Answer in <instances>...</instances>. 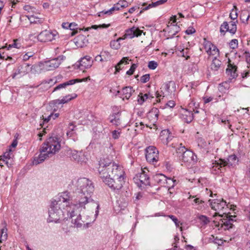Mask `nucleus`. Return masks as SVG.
<instances>
[{"instance_id": "nucleus-47", "label": "nucleus", "mask_w": 250, "mask_h": 250, "mask_svg": "<svg viewBox=\"0 0 250 250\" xmlns=\"http://www.w3.org/2000/svg\"><path fill=\"white\" fill-rule=\"evenodd\" d=\"M158 66L157 63L155 61H150L148 64V67L149 69L154 70Z\"/></svg>"}, {"instance_id": "nucleus-2", "label": "nucleus", "mask_w": 250, "mask_h": 250, "mask_svg": "<svg viewBox=\"0 0 250 250\" xmlns=\"http://www.w3.org/2000/svg\"><path fill=\"white\" fill-rule=\"evenodd\" d=\"M69 199L66 193H62L52 201L48 210V222L59 223L62 219H72V223L77 227L87 224V215H83L73 209V205H69Z\"/></svg>"}, {"instance_id": "nucleus-45", "label": "nucleus", "mask_w": 250, "mask_h": 250, "mask_svg": "<svg viewBox=\"0 0 250 250\" xmlns=\"http://www.w3.org/2000/svg\"><path fill=\"white\" fill-rule=\"evenodd\" d=\"M219 52V49L215 45H213L212 49L210 51V53L208 54L209 55L218 56Z\"/></svg>"}, {"instance_id": "nucleus-8", "label": "nucleus", "mask_w": 250, "mask_h": 250, "mask_svg": "<svg viewBox=\"0 0 250 250\" xmlns=\"http://www.w3.org/2000/svg\"><path fill=\"white\" fill-rule=\"evenodd\" d=\"M153 178L155 182L162 186L167 187L168 188H169L170 186L173 187V183L175 181L171 178H167L164 174L161 173L155 174Z\"/></svg>"}, {"instance_id": "nucleus-59", "label": "nucleus", "mask_w": 250, "mask_h": 250, "mask_svg": "<svg viewBox=\"0 0 250 250\" xmlns=\"http://www.w3.org/2000/svg\"><path fill=\"white\" fill-rule=\"evenodd\" d=\"M167 105L170 108L173 107L175 105V103L173 101H169L167 104Z\"/></svg>"}, {"instance_id": "nucleus-23", "label": "nucleus", "mask_w": 250, "mask_h": 250, "mask_svg": "<svg viewBox=\"0 0 250 250\" xmlns=\"http://www.w3.org/2000/svg\"><path fill=\"white\" fill-rule=\"evenodd\" d=\"M183 121L187 123H190L193 119V114L191 111L184 110L181 113Z\"/></svg>"}, {"instance_id": "nucleus-58", "label": "nucleus", "mask_w": 250, "mask_h": 250, "mask_svg": "<svg viewBox=\"0 0 250 250\" xmlns=\"http://www.w3.org/2000/svg\"><path fill=\"white\" fill-rule=\"evenodd\" d=\"M77 24L75 23H68V28H69L71 30H73L75 29Z\"/></svg>"}, {"instance_id": "nucleus-17", "label": "nucleus", "mask_w": 250, "mask_h": 250, "mask_svg": "<svg viewBox=\"0 0 250 250\" xmlns=\"http://www.w3.org/2000/svg\"><path fill=\"white\" fill-rule=\"evenodd\" d=\"M238 162V158L235 155H229L227 160L223 159V162L225 167H234L237 164Z\"/></svg>"}, {"instance_id": "nucleus-38", "label": "nucleus", "mask_w": 250, "mask_h": 250, "mask_svg": "<svg viewBox=\"0 0 250 250\" xmlns=\"http://www.w3.org/2000/svg\"><path fill=\"white\" fill-rule=\"evenodd\" d=\"M237 8L236 6H233V9L232 10L231 12L229 14V17L232 20H235L237 19L238 17V14L237 12Z\"/></svg>"}, {"instance_id": "nucleus-21", "label": "nucleus", "mask_w": 250, "mask_h": 250, "mask_svg": "<svg viewBox=\"0 0 250 250\" xmlns=\"http://www.w3.org/2000/svg\"><path fill=\"white\" fill-rule=\"evenodd\" d=\"M87 42L88 40L83 35H78L74 39V42L78 47H83Z\"/></svg>"}, {"instance_id": "nucleus-49", "label": "nucleus", "mask_w": 250, "mask_h": 250, "mask_svg": "<svg viewBox=\"0 0 250 250\" xmlns=\"http://www.w3.org/2000/svg\"><path fill=\"white\" fill-rule=\"evenodd\" d=\"M116 5L120 8L125 7L127 5V2L124 0H120Z\"/></svg>"}, {"instance_id": "nucleus-62", "label": "nucleus", "mask_w": 250, "mask_h": 250, "mask_svg": "<svg viewBox=\"0 0 250 250\" xmlns=\"http://www.w3.org/2000/svg\"><path fill=\"white\" fill-rule=\"evenodd\" d=\"M213 98L212 97H208V98H204V103L205 104L211 102Z\"/></svg>"}, {"instance_id": "nucleus-60", "label": "nucleus", "mask_w": 250, "mask_h": 250, "mask_svg": "<svg viewBox=\"0 0 250 250\" xmlns=\"http://www.w3.org/2000/svg\"><path fill=\"white\" fill-rule=\"evenodd\" d=\"M222 222H223V224L227 227H229V225H231L230 223V220H225L224 221H222Z\"/></svg>"}, {"instance_id": "nucleus-43", "label": "nucleus", "mask_w": 250, "mask_h": 250, "mask_svg": "<svg viewBox=\"0 0 250 250\" xmlns=\"http://www.w3.org/2000/svg\"><path fill=\"white\" fill-rule=\"evenodd\" d=\"M53 80L52 79H50L49 81H45L44 82L40 84V88H46V89L50 87V85H49V84L51 83V82H52Z\"/></svg>"}, {"instance_id": "nucleus-63", "label": "nucleus", "mask_w": 250, "mask_h": 250, "mask_svg": "<svg viewBox=\"0 0 250 250\" xmlns=\"http://www.w3.org/2000/svg\"><path fill=\"white\" fill-rule=\"evenodd\" d=\"M43 133H40L38 134V135H39V137H40L39 140H40V141H41V140H42V136H43L45 133H46V131H45V128H44V129H43Z\"/></svg>"}, {"instance_id": "nucleus-28", "label": "nucleus", "mask_w": 250, "mask_h": 250, "mask_svg": "<svg viewBox=\"0 0 250 250\" xmlns=\"http://www.w3.org/2000/svg\"><path fill=\"white\" fill-rule=\"evenodd\" d=\"M3 228L0 230V242L5 241L7 238V229L6 228V223L3 221L2 223Z\"/></svg>"}, {"instance_id": "nucleus-41", "label": "nucleus", "mask_w": 250, "mask_h": 250, "mask_svg": "<svg viewBox=\"0 0 250 250\" xmlns=\"http://www.w3.org/2000/svg\"><path fill=\"white\" fill-rule=\"evenodd\" d=\"M28 18L31 23H41L42 22L41 20L33 16L28 17Z\"/></svg>"}, {"instance_id": "nucleus-31", "label": "nucleus", "mask_w": 250, "mask_h": 250, "mask_svg": "<svg viewBox=\"0 0 250 250\" xmlns=\"http://www.w3.org/2000/svg\"><path fill=\"white\" fill-rule=\"evenodd\" d=\"M221 64V62L219 60L217 59L216 57H215L212 61V63L210 65V68L212 70L217 71L220 68Z\"/></svg>"}, {"instance_id": "nucleus-44", "label": "nucleus", "mask_w": 250, "mask_h": 250, "mask_svg": "<svg viewBox=\"0 0 250 250\" xmlns=\"http://www.w3.org/2000/svg\"><path fill=\"white\" fill-rule=\"evenodd\" d=\"M229 44L231 48L235 49L238 47V40L236 39H233L230 42Z\"/></svg>"}, {"instance_id": "nucleus-29", "label": "nucleus", "mask_w": 250, "mask_h": 250, "mask_svg": "<svg viewBox=\"0 0 250 250\" xmlns=\"http://www.w3.org/2000/svg\"><path fill=\"white\" fill-rule=\"evenodd\" d=\"M128 61H131V60H129L128 57H123L122 59L115 66V73L119 72L120 70L122 69L123 64H128Z\"/></svg>"}, {"instance_id": "nucleus-55", "label": "nucleus", "mask_w": 250, "mask_h": 250, "mask_svg": "<svg viewBox=\"0 0 250 250\" xmlns=\"http://www.w3.org/2000/svg\"><path fill=\"white\" fill-rule=\"evenodd\" d=\"M42 120H43V124H44L45 122L47 123L49 121H50L51 120V118H52L51 114H50L49 115L47 116V117L42 115Z\"/></svg>"}, {"instance_id": "nucleus-24", "label": "nucleus", "mask_w": 250, "mask_h": 250, "mask_svg": "<svg viewBox=\"0 0 250 250\" xmlns=\"http://www.w3.org/2000/svg\"><path fill=\"white\" fill-rule=\"evenodd\" d=\"M77 95L75 93L71 95H67L62 98L61 100L58 99L55 101L56 104H63L68 103L69 101L76 98Z\"/></svg>"}, {"instance_id": "nucleus-50", "label": "nucleus", "mask_w": 250, "mask_h": 250, "mask_svg": "<svg viewBox=\"0 0 250 250\" xmlns=\"http://www.w3.org/2000/svg\"><path fill=\"white\" fill-rule=\"evenodd\" d=\"M199 219L204 225L207 224L209 222V220L205 216L201 215L199 217Z\"/></svg>"}, {"instance_id": "nucleus-52", "label": "nucleus", "mask_w": 250, "mask_h": 250, "mask_svg": "<svg viewBox=\"0 0 250 250\" xmlns=\"http://www.w3.org/2000/svg\"><path fill=\"white\" fill-rule=\"evenodd\" d=\"M169 217L174 222L177 227H179L180 224H181L177 218L173 215H169Z\"/></svg>"}, {"instance_id": "nucleus-16", "label": "nucleus", "mask_w": 250, "mask_h": 250, "mask_svg": "<svg viewBox=\"0 0 250 250\" xmlns=\"http://www.w3.org/2000/svg\"><path fill=\"white\" fill-rule=\"evenodd\" d=\"M30 64L27 63H24L22 65L18 66L15 73L13 74V78H14L16 76L20 75L21 76H24L29 72Z\"/></svg>"}, {"instance_id": "nucleus-22", "label": "nucleus", "mask_w": 250, "mask_h": 250, "mask_svg": "<svg viewBox=\"0 0 250 250\" xmlns=\"http://www.w3.org/2000/svg\"><path fill=\"white\" fill-rule=\"evenodd\" d=\"M43 67V63L39 62L37 64H35L33 65L30 64V70L29 72L32 74L39 75L42 72V67Z\"/></svg>"}, {"instance_id": "nucleus-61", "label": "nucleus", "mask_w": 250, "mask_h": 250, "mask_svg": "<svg viewBox=\"0 0 250 250\" xmlns=\"http://www.w3.org/2000/svg\"><path fill=\"white\" fill-rule=\"evenodd\" d=\"M5 159L3 157V156L2 157L1 156V158H0V166L1 167H3V164H5L6 165L7 164H6V161H4L3 160H5Z\"/></svg>"}, {"instance_id": "nucleus-1", "label": "nucleus", "mask_w": 250, "mask_h": 250, "mask_svg": "<svg viewBox=\"0 0 250 250\" xmlns=\"http://www.w3.org/2000/svg\"><path fill=\"white\" fill-rule=\"evenodd\" d=\"M75 193L77 194L73 209L83 216L95 220L99 213V204L91 198L94 190L92 182L86 178L78 179L74 184Z\"/></svg>"}, {"instance_id": "nucleus-12", "label": "nucleus", "mask_w": 250, "mask_h": 250, "mask_svg": "<svg viewBox=\"0 0 250 250\" xmlns=\"http://www.w3.org/2000/svg\"><path fill=\"white\" fill-rule=\"evenodd\" d=\"M211 208L216 211H221L227 207L226 202L223 199L209 200Z\"/></svg>"}, {"instance_id": "nucleus-10", "label": "nucleus", "mask_w": 250, "mask_h": 250, "mask_svg": "<svg viewBox=\"0 0 250 250\" xmlns=\"http://www.w3.org/2000/svg\"><path fill=\"white\" fill-rule=\"evenodd\" d=\"M57 35L56 31H50L49 30H44L41 32L38 36V40L41 42H51L55 39Z\"/></svg>"}, {"instance_id": "nucleus-48", "label": "nucleus", "mask_w": 250, "mask_h": 250, "mask_svg": "<svg viewBox=\"0 0 250 250\" xmlns=\"http://www.w3.org/2000/svg\"><path fill=\"white\" fill-rule=\"evenodd\" d=\"M150 79V75L149 74H146L142 76L141 77L140 81L143 83H146Z\"/></svg>"}, {"instance_id": "nucleus-3", "label": "nucleus", "mask_w": 250, "mask_h": 250, "mask_svg": "<svg viewBox=\"0 0 250 250\" xmlns=\"http://www.w3.org/2000/svg\"><path fill=\"white\" fill-rule=\"evenodd\" d=\"M98 172L103 182L113 190H119L125 183V172L123 167L108 158L99 162Z\"/></svg>"}, {"instance_id": "nucleus-32", "label": "nucleus", "mask_w": 250, "mask_h": 250, "mask_svg": "<svg viewBox=\"0 0 250 250\" xmlns=\"http://www.w3.org/2000/svg\"><path fill=\"white\" fill-rule=\"evenodd\" d=\"M203 45L207 53L208 54L210 53V51L212 49L214 45L212 44L211 42L207 41L205 39H204Z\"/></svg>"}, {"instance_id": "nucleus-37", "label": "nucleus", "mask_w": 250, "mask_h": 250, "mask_svg": "<svg viewBox=\"0 0 250 250\" xmlns=\"http://www.w3.org/2000/svg\"><path fill=\"white\" fill-rule=\"evenodd\" d=\"M109 26H110L109 24H100L99 25H92L90 27H88V28H86L85 29V30L88 31L90 29H97L98 28H108V27H109Z\"/></svg>"}, {"instance_id": "nucleus-15", "label": "nucleus", "mask_w": 250, "mask_h": 250, "mask_svg": "<svg viewBox=\"0 0 250 250\" xmlns=\"http://www.w3.org/2000/svg\"><path fill=\"white\" fill-rule=\"evenodd\" d=\"M69 157L73 159L74 161L78 163L85 162L86 159L84 158L85 156L84 153L81 151H78L77 150H71L69 153Z\"/></svg>"}, {"instance_id": "nucleus-18", "label": "nucleus", "mask_w": 250, "mask_h": 250, "mask_svg": "<svg viewBox=\"0 0 250 250\" xmlns=\"http://www.w3.org/2000/svg\"><path fill=\"white\" fill-rule=\"evenodd\" d=\"M160 138L164 144L167 145L173 138V136L167 129L162 130L160 135Z\"/></svg>"}, {"instance_id": "nucleus-6", "label": "nucleus", "mask_w": 250, "mask_h": 250, "mask_svg": "<svg viewBox=\"0 0 250 250\" xmlns=\"http://www.w3.org/2000/svg\"><path fill=\"white\" fill-rule=\"evenodd\" d=\"M18 142L16 140H13L12 144L9 147L8 150L3 154V157L5 159L3 160L6 161V164L8 167H10L13 164V159L14 157L13 152L15 150V147L17 146Z\"/></svg>"}, {"instance_id": "nucleus-7", "label": "nucleus", "mask_w": 250, "mask_h": 250, "mask_svg": "<svg viewBox=\"0 0 250 250\" xmlns=\"http://www.w3.org/2000/svg\"><path fill=\"white\" fill-rule=\"evenodd\" d=\"M158 151L153 146H149L146 149V158L150 163H156L158 159Z\"/></svg>"}, {"instance_id": "nucleus-51", "label": "nucleus", "mask_w": 250, "mask_h": 250, "mask_svg": "<svg viewBox=\"0 0 250 250\" xmlns=\"http://www.w3.org/2000/svg\"><path fill=\"white\" fill-rule=\"evenodd\" d=\"M108 53L106 52H104L103 53V55H97V56H96L95 58V60L96 61H100V62H103V61H106V60H104L103 58H102V56H104V54H107Z\"/></svg>"}, {"instance_id": "nucleus-5", "label": "nucleus", "mask_w": 250, "mask_h": 250, "mask_svg": "<svg viewBox=\"0 0 250 250\" xmlns=\"http://www.w3.org/2000/svg\"><path fill=\"white\" fill-rule=\"evenodd\" d=\"M177 153L178 154H182L181 157L179 156L182 162L184 163L185 165L189 166L190 165H194L197 162V157L194 153L186 148L184 146H183L182 144L177 150Z\"/></svg>"}, {"instance_id": "nucleus-40", "label": "nucleus", "mask_w": 250, "mask_h": 250, "mask_svg": "<svg viewBox=\"0 0 250 250\" xmlns=\"http://www.w3.org/2000/svg\"><path fill=\"white\" fill-rule=\"evenodd\" d=\"M110 122L115 126H118L121 124V120L118 117V115H117V117L114 116L113 118H111L110 120Z\"/></svg>"}, {"instance_id": "nucleus-20", "label": "nucleus", "mask_w": 250, "mask_h": 250, "mask_svg": "<svg viewBox=\"0 0 250 250\" xmlns=\"http://www.w3.org/2000/svg\"><path fill=\"white\" fill-rule=\"evenodd\" d=\"M80 82H81V80L77 79L70 80L63 83H60L54 88L53 92L61 89L65 88L67 86L73 85L75 84L76 83Z\"/></svg>"}, {"instance_id": "nucleus-25", "label": "nucleus", "mask_w": 250, "mask_h": 250, "mask_svg": "<svg viewBox=\"0 0 250 250\" xmlns=\"http://www.w3.org/2000/svg\"><path fill=\"white\" fill-rule=\"evenodd\" d=\"M176 21V17L173 16L171 18L170 21L168 22L169 25H168V28L170 30L168 32H170L172 30H175V33H173L172 35H175L176 33H177L178 30L179 29V27L176 26V24H174V23Z\"/></svg>"}, {"instance_id": "nucleus-54", "label": "nucleus", "mask_w": 250, "mask_h": 250, "mask_svg": "<svg viewBox=\"0 0 250 250\" xmlns=\"http://www.w3.org/2000/svg\"><path fill=\"white\" fill-rule=\"evenodd\" d=\"M195 29L192 27H189L186 31V33L188 35H191L195 32Z\"/></svg>"}, {"instance_id": "nucleus-13", "label": "nucleus", "mask_w": 250, "mask_h": 250, "mask_svg": "<svg viewBox=\"0 0 250 250\" xmlns=\"http://www.w3.org/2000/svg\"><path fill=\"white\" fill-rule=\"evenodd\" d=\"M135 179L138 184H139L138 182H140V184L145 186L149 184V177L146 172L142 169H141V172L136 175Z\"/></svg>"}, {"instance_id": "nucleus-4", "label": "nucleus", "mask_w": 250, "mask_h": 250, "mask_svg": "<svg viewBox=\"0 0 250 250\" xmlns=\"http://www.w3.org/2000/svg\"><path fill=\"white\" fill-rule=\"evenodd\" d=\"M61 144L56 136H51L46 139L40 148V154L35 157L33 165H37L43 162L46 159L51 157L59 151Z\"/></svg>"}, {"instance_id": "nucleus-46", "label": "nucleus", "mask_w": 250, "mask_h": 250, "mask_svg": "<svg viewBox=\"0 0 250 250\" xmlns=\"http://www.w3.org/2000/svg\"><path fill=\"white\" fill-rule=\"evenodd\" d=\"M137 67V66L136 64H132L130 69L126 71V74L128 75H131L133 74Z\"/></svg>"}, {"instance_id": "nucleus-56", "label": "nucleus", "mask_w": 250, "mask_h": 250, "mask_svg": "<svg viewBox=\"0 0 250 250\" xmlns=\"http://www.w3.org/2000/svg\"><path fill=\"white\" fill-rule=\"evenodd\" d=\"M12 47H15L16 48H20V46H19V44L16 42V41H14V42L13 43L11 44H9L8 46V49H9L10 48Z\"/></svg>"}, {"instance_id": "nucleus-53", "label": "nucleus", "mask_w": 250, "mask_h": 250, "mask_svg": "<svg viewBox=\"0 0 250 250\" xmlns=\"http://www.w3.org/2000/svg\"><path fill=\"white\" fill-rule=\"evenodd\" d=\"M75 127V126L74 125L73 123H71L69 124V129L70 130V131L67 132V136H68L69 135L70 136H71L72 135V134H73L72 131L73 130H74Z\"/></svg>"}, {"instance_id": "nucleus-36", "label": "nucleus", "mask_w": 250, "mask_h": 250, "mask_svg": "<svg viewBox=\"0 0 250 250\" xmlns=\"http://www.w3.org/2000/svg\"><path fill=\"white\" fill-rule=\"evenodd\" d=\"M148 98V94L146 93L145 94H143V93H140V94L138 95V102L139 104H142Z\"/></svg>"}, {"instance_id": "nucleus-9", "label": "nucleus", "mask_w": 250, "mask_h": 250, "mask_svg": "<svg viewBox=\"0 0 250 250\" xmlns=\"http://www.w3.org/2000/svg\"><path fill=\"white\" fill-rule=\"evenodd\" d=\"M65 58L64 56H60L57 58L45 62L43 64V67L47 71L53 70L58 67L61 63V61L64 60Z\"/></svg>"}, {"instance_id": "nucleus-57", "label": "nucleus", "mask_w": 250, "mask_h": 250, "mask_svg": "<svg viewBox=\"0 0 250 250\" xmlns=\"http://www.w3.org/2000/svg\"><path fill=\"white\" fill-rule=\"evenodd\" d=\"M171 83V82H169L168 83H164L162 86V88L166 90L167 91H168L170 88V85L169 83Z\"/></svg>"}, {"instance_id": "nucleus-26", "label": "nucleus", "mask_w": 250, "mask_h": 250, "mask_svg": "<svg viewBox=\"0 0 250 250\" xmlns=\"http://www.w3.org/2000/svg\"><path fill=\"white\" fill-rule=\"evenodd\" d=\"M167 0H158L156 2H152L151 3L149 4L147 6H145L146 4L144 3L143 5V7L142 8V10L140 12H141L143 10H147L148 9H150L152 7H157L160 5L164 4L166 2Z\"/></svg>"}, {"instance_id": "nucleus-35", "label": "nucleus", "mask_w": 250, "mask_h": 250, "mask_svg": "<svg viewBox=\"0 0 250 250\" xmlns=\"http://www.w3.org/2000/svg\"><path fill=\"white\" fill-rule=\"evenodd\" d=\"M229 32L232 34H234L237 30V25L235 21H230L229 22Z\"/></svg>"}, {"instance_id": "nucleus-27", "label": "nucleus", "mask_w": 250, "mask_h": 250, "mask_svg": "<svg viewBox=\"0 0 250 250\" xmlns=\"http://www.w3.org/2000/svg\"><path fill=\"white\" fill-rule=\"evenodd\" d=\"M236 69V66L230 64L228 65V68L226 69V73L228 75H229L232 79L234 78L237 76Z\"/></svg>"}, {"instance_id": "nucleus-14", "label": "nucleus", "mask_w": 250, "mask_h": 250, "mask_svg": "<svg viewBox=\"0 0 250 250\" xmlns=\"http://www.w3.org/2000/svg\"><path fill=\"white\" fill-rule=\"evenodd\" d=\"M225 170V166L223 162V159H219L212 163L211 168L212 172L215 174L223 172Z\"/></svg>"}, {"instance_id": "nucleus-11", "label": "nucleus", "mask_w": 250, "mask_h": 250, "mask_svg": "<svg viewBox=\"0 0 250 250\" xmlns=\"http://www.w3.org/2000/svg\"><path fill=\"white\" fill-rule=\"evenodd\" d=\"M142 32V31L140 30L138 28L133 26L131 28L126 30L125 31V34L123 36V37L118 38L117 39V41L119 42L127 38L129 39H132L134 37H139L141 35Z\"/></svg>"}, {"instance_id": "nucleus-34", "label": "nucleus", "mask_w": 250, "mask_h": 250, "mask_svg": "<svg viewBox=\"0 0 250 250\" xmlns=\"http://www.w3.org/2000/svg\"><path fill=\"white\" fill-rule=\"evenodd\" d=\"M229 25L227 21H224L223 23L221 25L220 28V32L221 33H223V35H225V33L226 31L229 32Z\"/></svg>"}, {"instance_id": "nucleus-42", "label": "nucleus", "mask_w": 250, "mask_h": 250, "mask_svg": "<svg viewBox=\"0 0 250 250\" xmlns=\"http://www.w3.org/2000/svg\"><path fill=\"white\" fill-rule=\"evenodd\" d=\"M194 202L200 206L199 207V208L200 209L205 208V207H204V201L200 199L199 198H196L194 199L193 200Z\"/></svg>"}, {"instance_id": "nucleus-33", "label": "nucleus", "mask_w": 250, "mask_h": 250, "mask_svg": "<svg viewBox=\"0 0 250 250\" xmlns=\"http://www.w3.org/2000/svg\"><path fill=\"white\" fill-rule=\"evenodd\" d=\"M120 9V7L118 6L116 4H115L111 8H110L108 10L106 11H103L101 12L100 13L99 16H101V14H108L110 15L112 14V13L117 10H119Z\"/></svg>"}, {"instance_id": "nucleus-19", "label": "nucleus", "mask_w": 250, "mask_h": 250, "mask_svg": "<svg viewBox=\"0 0 250 250\" xmlns=\"http://www.w3.org/2000/svg\"><path fill=\"white\" fill-rule=\"evenodd\" d=\"M79 63L80 67H82V69L90 68L92 65L91 57L86 56L81 59Z\"/></svg>"}, {"instance_id": "nucleus-64", "label": "nucleus", "mask_w": 250, "mask_h": 250, "mask_svg": "<svg viewBox=\"0 0 250 250\" xmlns=\"http://www.w3.org/2000/svg\"><path fill=\"white\" fill-rule=\"evenodd\" d=\"M62 27L64 29H68V22H63L62 23Z\"/></svg>"}, {"instance_id": "nucleus-39", "label": "nucleus", "mask_w": 250, "mask_h": 250, "mask_svg": "<svg viewBox=\"0 0 250 250\" xmlns=\"http://www.w3.org/2000/svg\"><path fill=\"white\" fill-rule=\"evenodd\" d=\"M112 138L114 139H118L121 134V129L118 128L117 130H113L111 132Z\"/></svg>"}, {"instance_id": "nucleus-30", "label": "nucleus", "mask_w": 250, "mask_h": 250, "mask_svg": "<svg viewBox=\"0 0 250 250\" xmlns=\"http://www.w3.org/2000/svg\"><path fill=\"white\" fill-rule=\"evenodd\" d=\"M134 92V90H133L132 88L130 86L124 87L122 90L123 94L125 96L124 98L126 99H128Z\"/></svg>"}]
</instances>
